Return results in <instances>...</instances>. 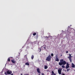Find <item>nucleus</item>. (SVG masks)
I'll return each mask as SVG.
<instances>
[{
  "label": "nucleus",
  "instance_id": "nucleus-1",
  "mask_svg": "<svg viewBox=\"0 0 75 75\" xmlns=\"http://www.w3.org/2000/svg\"><path fill=\"white\" fill-rule=\"evenodd\" d=\"M60 62L59 63V65L60 66H62V65H64L67 64V62L65 61H64V59H62L60 60Z\"/></svg>",
  "mask_w": 75,
  "mask_h": 75
},
{
  "label": "nucleus",
  "instance_id": "nucleus-2",
  "mask_svg": "<svg viewBox=\"0 0 75 75\" xmlns=\"http://www.w3.org/2000/svg\"><path fill=\"white\" fill-rule=\"evenodd\" d=\"M4 74L5 75H7V74L8 75H10V74H12V71L10 70H8L7 71V72H5Z\"/></svg>",
  "mask_w": 75,
  "mask_h": 75
},
{
  "label": "nucleus",
  "instance_id": "nucleus-3",
  "mask_svg": "<svg viewBox=\"0 0 75 75\" xmlns=\"http://www.w3.org/2000/svg\"><path fill=\"white\" fill-rule=\"evenodd\" d=\"M52 57L51 55H49L46 58V60L48 61H51V59Z\"/></svg>",
  "mask_w": 75,
  "mask_h": 75
},
{
  "label": "nucleus",
  "instance_id": "nucleus-4",
  "mask_svg": "<svg viewBox=\"0 0 75 75\" xmlns=\"http://www.w3.org/2000/svg\"><path fill=\"white\" fill-rule=\"evenodd\" d=\"M69 57H68V58L69 59L70 62H72V59H71V57H72V56H71V54H69Z\"/></svg>",
  "mask_w": 75,
  "mask_h": 75
},
{
  "label": "nucleus",
  "instance_id": "nucleus-5",
  "mask_svg": "<svg viewBox=\"0 0 75 75\" xmlns=\"http://www.w3.org/2000/svg\"><path fill=\"white\" fill-rule=\"evenodd\" d=\"M61 72H62V68H59L58 69V73L60 75L61 74Z\"/></svg>",
  "mask_w": 75,
  "mask_h": 75
},
{
  "label": "nucleus",
  "instance_id": "nucleus-6",
  "mask_svg": "<svg viewBox=\"0 0 75 75\" xmlns=\"http://www.w3.org/2000/svg\"><path fill=\"white\" fill-rule=\"evenodd\" d=\"M69 64L68 63H67V65L66 67V69H68V68H69Z\"/></svg>",
  "mask_w": 75,
  "mask_h": 75
},
{
  "label": "nucleus",
  "instance_id": "nucleus-7",
  "mask_svg": "<svg viewBox=\"0 0 75 75\" xmlns=\"http://www.w3.org/2000/svg\"><path fill=\"white\" fill-rule=\"evenodd\" d=\"M42 48L43 50H45V45H44L42 46Z\"/></svg>",
  "mask_w": 75,
  "mask_h": 75
},
{
  "label": "nucleus",
  "instance_id": "nucleus-8",
  "mask_svg": "<svg viewBox=\"0 0 75 75\" xmlns=\"http://www.w3.org/2000/svg\"><path fill=\"white\" fill-rule=\"evenodd\" d=\"M37 72L39 73V74H41V72H40V69L38 68L37 69Z\"/></svg>",
  "mask_w": 75,
  "mask_h": 75
},
{
  "label": "nucleus",
  "instance_id": "nucleus-9",
  "mask_svg": "<svg viewBox=\"0 0 75 75\" xmlns=\"http://www.w3.org/2000/svg\"><path fill=\"white\" fill-rule=\"evenodd\" d=\"M11 62L12 63H13V64H14L16 62V61H15L14 59H13L12 60H11Z\"/></svg>",
  "mask_w": 75,
  "mask_h": 75
},
{
  "label": "nucleus",
  "instance_id": "nucleus-10",
  "mask_svg": "<svg viewBox=\"0 0 75 75\" xmlns=\"http://www.w3.org/2000/svg\"><path fill=\"white\" fill-rule=\"evenodd\" d=\"M52 74L51 75H56V74L54 73V72L53 71H52Z\"/></svg>",
  "mask_w": 75,
  "mask_h": 75
},
{
  "label": "nucleus",
  "instance_id": "nucleus-11",
  "mask_svg": "<svg viewBox=\"0 0 75 75\" xmlns=\"http://www.w3.org/2000/svg\"><path fill=\"white\" fill-rule=\"evenodd\" d=\"M71 67L72 68H75V65L73 63L71 64Z\"/></svg>",
  "mask_w": 75,
  "mask_h": 75
},
{
  "label": "nucleus",
  "instance_id": "nucleus-12",
  "mask_svg": "<svg viewBox=\"0 0 75 75\" xmlns=\"http://www.w3.org/2000/svg\"><path fill=\"white\" fill-rule=\"evenodd\" d=\"M55 61H57L58 62L59 61V59L58 58V57H56V58L55 59Z\"/></svg>",
  "mask_w": 75,
  "mask_h": 75
},
{
  "label": "nucleus",
  "instance_id": "nucleus-13",
  "mask_svg": "<svg viewBox=\"0 0 75 75\" xmlns=\"http://www.w3.org/2000/svg\"><path fill=\"white\" fill-rule=\"evenodd\" d=\"M25 65H29V63L27 62L26 63H25Z\"/></svg>",
  "mask_w": 75,
  "mask_h": 75
},
{
  "label": "nucleus",
  "instance_id": "nucleus-14",
  "mask_svg": "<svg viewBox=\"0 0 75 75\" xmlns=\"http://www.w3.org/2000/svg\"><path fill=\"white\" fill-rule=\"evenodd\" d=\"M47 68H48V66H45V69H47Z\"/></svg>",
  "mask_w": 75,
  "mask_h": 75
},
{
  "label": "nucleus",
  "instance_id": "nucleus-15",
  "mask_svg": "<svg viewBox=\"0 0 75 75\" xmlns=\"http://www.w3.org/2000/svg\"><path fill=\"white\" fill-rule=\"evenodd\" d=\"M7 61H8V62H10V58H8Z\"/></svg>",
  "mask_w": 75,
  "mask_h": 75
},
{
  "label": "nucleus",
  "instance_id": "nucleus-16",
  "mask_svg": "<svg viewBox=\"0 0 75 75\" xmlns=\"http://www.w3.org/2000/svg\"><path fill=\"white\" fill-rule=\"evenodd\" d=\"M36 34H37V33H34L33 34V35L35 36V35H36Z\"/></svg>",
  "mask_w": 75,
  "mask_h": 75
},
{
  "label": "nucleus",
  "instance_id": "nucleus-17",
  "mask_svg": "<svg viewBox=\"0 0 75 75\" xmlns=\"http://www.w3.org/2000/svg\"><path fill=\"white\" fill-rule=\"evenodd\" d=\"M34 55H32V57H31V59H34Z\"/></svg>",
  "mask_w": 75,
  "mask_h": 75
},
{
  "label": "nucleus",
  "instance_id": "nucleus-18",
  "mask_svg": "<svg viewBox=\"0 0 75 75\" xmlns=\"http://www.w3.org/2000/svg\"><path fill=\"white\" fill-rule=\"evenodd\" d=\"M51 56L52 57H53V56H54V54H51Z\"/></svg>",
  "mask_w": 75,
  "mask_h": 75
},
{
  "label": "nucleus",
  "instance_id": "nucleus-19",
  "mask_svg": "<svg viewBox=\"0 0 75 75\" xmlns=\"http://www.w3.org/2000/svg\"><path fill=\"white\" fill-rule=\"evenodd\" d=\"M62 68H65V66H64V65H62Z\"/></svg>",
  "mask_w": 75,
  "mask_h": 75
},
{
  "label": "nucleus",
  "instance_id": "nucleus-20",
  "mask_svg": "<svg viewBox=\"0 0 75 75\" xmlns=\"http://www.w3.org/2000/svg\"><path fill=\"white\" fill-rule=\"evenodd\" d=\"M69 70H70V69H67V71H69Z\"/></svg>",
  "mask_w": 75,
  "mask_h": 75
},
{
  "label": "nucleus",
  "instance_id": "nucleus-21",
  "mask_svg": "<svg viewBox=\"0 0 75 75\" xmlns=\"http://www.w3.org/2000/svg\"><path fill=\"white\" fill-rule=\"evenodd\" d=\"M45 38H47V39H48V38H49V37H48L46 36L45 37Z\"/></svg>",
  "mask_w": 75,
  "mask_h": 75
},
{
  "label": "nucleus",
  "instance_id": "nucleus-22",
  "mask_svg": "<svg viewBox=\"0 0 75 75\" xmlns=\"http://www.w3.org/2000/svg\"><path fill=\"white\" fill-rule=\"evenodd\" d=\"M68 33H69V34H71V32H70V31H69V32H68Z\"/></svg>",
  "mask_w": 75,
  "mask_h": 75
},
{
  "label": "nucleus",
  "instance_id": "nucleus-23",
  "mask_svg": "<svg viewBox=\"0 0 75 75\" xmlns=\"http://www.w3.org/2000/svg\"><path fill=\"white\" fill-rule=\"evenodd\" d=\"M41 49H39V52H41Z\"/></svg>",
  "mask_w": 75,
  "mask_h": 75
},
{
  "label": "nucleus",
  "instance_id": "nucleus-24",
  "mask_svg": "<svg viewBox=\"0 0 75 75\" xmlns=\"http://www.w3.org/2000/svg\"><path fill=\"white\" fill-rule=\"evenodd\" d=\"M41 75H44V73H41Z\"/></svg>",
  "mask_w": 75,
  "mask_h": 75
},
{
  "label": "nucleus",
  "instance_id": "nucleus-25",
  "mask_svg": "<svg viewBox=\"0 0 75 75\" xmlns=\"http://www.w3.org/2000/svg\"><path fill=\"white\" fill-rule=\"evenodd\" d=\"M66 53H68V51H66Z\"/></svg>",
  "mask_w": 75,
  "mask_h": 75
},
{
  "label": "nucleus",
  "instance_id": "nucleus-26",
  "mask_svg": "<svg viewBox=\"0 0 75 75\" xmlns=\"http://www.w3.org/2000/svg\"><path fill=\"white\" fill-rule=\"evenodd\" d=\"M13 75V74H12L11 75Z\"/></svg>",
  "mask_w": 75,
  "mask_h": 75
},
{
  "label": "nucleus",
  "instance_id": "nucleus-27",
  "mask_svg": "<svg viewBox=\"0 0 75 75\" xmlns=\"http://www.w3.org/2000/svg\"><path fill=\"white\" fill-rule=\"evenodd\" d=\"M21 75H23V74H21Z\"/></svg>",
  "mask_w": 75,
  "mask_h": 75
},
{
  "label": "nucleus",
  "instance_id": "nucleus-28",
  "mask_svg": "<svg viewBox=\"0 0 75 75\" xmlns=\"http://www.w3.org/2000/svg\"><path fill=\"white\" fill-rule=\"evenodd\" d=\"M62 56V55H61V56Z\"/></svg>",
  "mask_w": 75,
  "mask_h": 75
},
{
  "label": "nucleus",
  "instance_id": "nucleus-29",
  "mask_svg": "<svg viewBox=\"0 0 75 75\" xmlns=\"http://www.w3.org/2000/svg\"><path fill=\"white\" fill-rule=\"evenodd\" d=\"M11 58H13V57H11Z\"/></svg>",
  "mask_w": 75,
  "mask_h": 75
}]
</instances>
